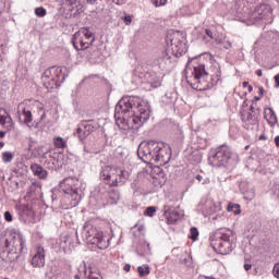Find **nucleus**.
<instances>
[{
	"mask_svg": "<svg viewBox=\"0 0 279 279\" xmlns=\"http://www.w3.org/2000/svg\"><path fill=\"white\" fill-rule=\"evenodd\" d=\"M202 184L203 185L210 184V179L209 178L203 179Z\"/></svg>",
	"mask_w": 279,
	"mask_h": 279,
	"instance_id": "obj_39",
	"label": "nucleus"
},
{
	"mask_svg": "<svg viewBox=\"0 0 279 279\" xmlns=\"http://www.w3.org/2000/svg\"><path fill=\"white\" fill-rule=\"evenodd\" d=\"M235 240L236 238L234 236V231L228 228L216 230L209 238L213 250L222 255L230 254V252L234 250Z\"/></svg>",
	"mask_w": 279,
	"mask_h": 279,
	"instance_id": "obj_5",
	"label": "nucleus"
},
{
	"mask_svg": "<svg viewBox=\"0 0 279 279\" xmlns=\"http://www.w3.org/2000/svg\"><path fill=\"white\" fill-rule=\"evenodd\" d=\"M86 2H87L89 5H95V3H97V0H86Z\"/></svg>",
	"mask_w": 279,
	"mask_h": 279,
	"instance_id": "obj_43",
	"label": "nucleus"
},
{
	"mask_svg": "<svg viewBox=\"0 0 279 279\" xmlns=\"http://www.w3.org/2000/svg\"><path fill=\"white\" fill-rule=\"evenodd\" d=\"M245 271H250L252 269V264H244Z\"/></svg>",
	"mask_w": 279,
	"mask_h": 279,
	"instance_id": "obj_42",
	"label": "nucleus"
},
{
	"mask_svg": "<svg viewBox=\"0 0 279 279\" xmlns=\"http://www.w3.org/2000/svg\"><path fill=\"white\" fill-rule=\"evenodd\" d=\"M185 80L195 90H206L208 88V72L186 71Z\"/></svg>",
	"mask_w": 279,
	"mask_h": 279,
	"instance_id": "obj_11",
	"label": "nucleus"
},
{
	"mask_svg": "<svg viewBox=\"0 0 279 279\" xmlns=\"http://www.w3.org/2000/svg\"><path fill=\"white\" fill-rule=\"evenodd\" d=\"M17 113L20 121H23V123L29 129L38 128V125L47 119L45 105L35 99H28L20 102L17 106Z\"/></svg>",
	"mask_w": 279,
	"mask_h": 279,
	"instance_id": "obj_3",
	"label": "nucleus"
},
{
	"mask_svg": "<svg viewBox=\"0 0 279 279\" xmlns=\"http://www.w3.org/2000/svg\"><path fill=\"white\" fill-rule=\"evenodd\" d=\"M134 77H140V82H148L151 88H159V86H162V77L158 76L156 72L136 71Z\"/></svg>",
	"mask_w": 279,
	"mask_h": 279,
	"instance_id": "obj_14",
	"label": "nucleus"
},
{
	"mask_svg": "<svg viewBox=\"0 0 279 279\" xmlns=\"http://www.w3.org/2000/svg\"><path fill=\"white\" fill-rule=\"evenodd\" d=\"M211 63L213 61L208 54L195 57L187 62L185 71H206V66Z\"/></svg>",
	"mask_w": 279,
	"mask_h": 279,
	"instance_id": "obj_13",
	"label": "nucleus"
},
{
	"mask_svg": "<svg viewBox=\"0 0 279 279\" xmlns=\"http://www.w3.org/2000/svg\"><path fill=\"white\" fill-rule=\"evenodd\" d=\"M232 158V150L227 145L209 151L208 162L211 167H226Z\"/></svg>",
	"mask_w": 279,
	"mask_h": 279,
	"instance_id": "obj_9",
	"label": "nucleus"
},
{
	"mask_svg": "<svg viewBox=\"0 0 279 279\" xmlns=\"http://www.w3.org/2000/svg\"><path fill=\"white\" fill-rule=\"evenodd\" d=\"M171 47H178V45H175V38L171 39Z\"/></svg>",
	"mask_w": 279,
	"mask_h": 279,
	"instance_id": "obj_49",
	"label": "nucleus"
},
{
	"mask_svg": "<svg viewBox=\"0 0 279 279\" xmlns=\"http://www.w3.org/2000/svg\"><path fill=\"white\" fill-rule=\"evenodd\" d=\"M109 199H111V204H117L121 199V194H119V191H111L109 193Z\"/></svg>",
	"mask_w": 279,
	"mask_h": 279,
	"instance_id": "obj_26",
	"label": "nucleus"
},
{
	"mask_svg": "<svg viewBox=\"0 0 279 279\" xmlns=\"http://www.w3.org/2000/svg\"><path fill=\"white\" fill-rule=\"evenodd\" d=\"M227 210L228 213H233L234 215H241V206L239 204L229 203Z\"/></svg>",
	"mask_w": 279,
	"mask_h": 279,
	"instance_id": "obj_25",
	"label": "nucleus"
},
{
	"mask_svg": "<svg viewBox=\"0 0 279 279\" xmlns=\"http://www.w3.org/2000/svg\"><path fill=\"white\" fill-rule=\"evenodd\" d=\"M4 219H5V221H8V222H10V221H12V214L10 213V211H5L4 213Z\"/></svg>",
	"mask_w": 279,
	"mask_h": 279,
	"instance_id": "obj_37",
	"label": "nucleus"
},
{
	"mask_svg": "<svg viewBox=\"0 0 279 279\" xmlns=\"http://www.w3.org/2000/svg\"><path fill=\"white\" fill-rule=\"evenodd\" d=\"M205 34L209 38V40H215V33H213L210 28H206Z\"/></svg>",
	"mask_w": 279,
	"mask_h": 279,
	"instance_id": "obj_34",
	"label": "nucleus"
},
{
	"mask_svg": "<svg viewBox=\"0 0 279 279\" xmlns=\"http://www.w3.org/2000/svg\"><path fill=\"white\" fill-rule=\"evenodd\" d=\"M53 145L58 149H65L66 147V141L60 136L53 138Z\"/></svg>",
	"mask_w": 279,
	"mask_h": 279,
	"instance_id": "obj_24",
	"label": "nucleus"
},
{
	"mask_svg": "<svg viewBox=\"0 0 279 279\" xmlns=\"http://www.w3.org/2000/svg\"><path fill=\"white\" fill-rule=\"evenodd\" d=\"M35 14L39 19H43V17L47 16V9H45L43 7H38L35 9Z\"/></svg>",
	"mask_w": 279,
	"mask_h": 279,
	"instance_id": "obj_29",
	"label": "nucleus"
},
{
	"mask_svg": "<svg viewBox=\"0 0 279 279\" xmlns=\"http://www.w3.org/2000/svg\"><path fill=\"white\" fill-rule=\"evenodd\" d=\"M258 95H259L260 97H263V95H265V89H264L263 87H259V88H258Z\"/></svg>",
	"mask_w": 279,
	"mask_h": 279,
	"instance_id": "obj_41",
	"label": "nucleus"
},
{
	"mask_svg": "<svg viewBox=\"0 0 279 279\" xmlns=\"http://www.w3.org/2000/svg\"><path fill=\"white\" fill-rule=\"evenodd\" d=\"M14 160V153L12 151H4L2 153V161L4 162H12Z\"/></svg>",
	"mask_w": 279,
	"mask_h": 279,
	"instance_id": "obj_27",
	"label": "nucleus"
},
{
	"mask_svg": "<svg viewBox=\"0 0 279 279\" xmlns=\"http://www.w3.org/2000/svg\"><path fill=\"white\" fill-rule=\"evenodd\" d=\"M163 214L168 219L169 223H175V221H178V213L171 210V206L165 205Z\"/></svg>",
	"mask_w": 279,
	"mask_h": 279,
	"instance_id": "obj_22",
	"label": "nucleus"
},
{
	"mask_svg": "<svg viewBox=\"0 0 279 279\" xmlns=\"http://www.w3.org/2000/svg\"><path fill=\"white\" fill-rule=\"evenodd\" d=\"M83 238L90 245H96L98 250H107L110 246V239L104 235V232L97 230V228L93 227L90 223H85L83 227Z\"/></svg>",
	"mask_w": 279,
	"mask_h": 279,
	"instance_id": "obj_8",
	"label": "nucleus"
},
{
	"mask_svg": "<svg viewBox=\"0 0 279 279\" xmlns=\"http://www.w3.org/2000/svg\"><path fill=\"white\" fill-rule=\"evenodd\" d=\"M95 43V34L88 28H81L72 37V45L76 51H84Z\"/></svg>",
	"mask_w": 279,
	"mask_h": 279,
	"instance_id": "obj_10",
	"label": "nucleus"
},
{
	"mask_svg": "<svg viewBox=\"0 0 279 279\" xmlns=\"http://www.w3.org/2000/svg\"><path fill=\"white\" fill-rule=\"evenodd\" d=\"M197 236H199V231L197 228L192 227L190 230V239H192V241H197Z\"/></svg>",
	"mask_w": 279,
	"mask_h": 279,
	"instance_id": "obj_30",
	"label": "nucleus"
},
{
	"mask_svg": "<svg viewBox=\"0 0 279 279\" xmlns=\"http://www.w3.org/2000/svg\"><path fill=\"white\" fill-rule=\"evenodd\" d=\"M198 210H202L204 217H210V215L217 213L218 207L215 205V202L207 199L198 205Z\"/></svg>",
	"mask_w": 279,
	"mask_h": 279,
	"instance_id": "obj_16",
	"label": "nucleus"
},
{
	"mask_svg": "<svg viewBox=\"0 0 279 279\" xmlns=\"http://www.w3.org/2000/svg\"><path fill=\"white\" fill-rule=\"evenodd\" d=\"M266 140H267V137L265 135L259 136V141H266Z\"/></svg>",
	"mask_w": 279,
	"mask_h": 279,
	"instance_id": "obj_51",
	"label": "nucleus"
},
{
	"mask_svg": "<svg viewBox=\"0 0 279 279\" xmlns=\"http://www.w3.org/2000/svg\"><path fill=\"white\" fill-rule=\"evenodd\" d=\"M68 3L70 5H75V3H77V0H68Z\"/></svg>",
	"mask_w": 279,
	"mask_h": 279,
	"instance_id": "obj_46",
	"label": "nucleus"
},
{
	"mask_svg": "<svg viewBox=\"0 0 279 279\" xmlns=\"http://www.w3.org/2000/svg\"><path fill=\"white\" fill-rule=\"evenodd\" d=\"M195 179H196L198 182H203L204 177H202L201 174H197V175L195 177Z\"/></svg>",
	"mask_w": 279,
	"mask_h": 279,
	"instance_id": "obj_44",
	"label": "nucleus"
},
{
	"mask_svg": "<svg viewBox=\"0 0 279 279\" xmlns=\"http://www.w3.org/2000/svg\"><path fill=\"white\" fill-rule=\"evenodd\" d=\"M31 170L33 172V175H36L39 178V180H47V170L43 169V166L38 163H33L31 166Z\"/></svg>",
	"mask_w": 279,
	"mask_h": 279,
	"instance_id": "obj_20",
	"label": "nucleus"
},
{
	"mask_svg": "<svg viewBox=\"0 0 279 279\" xmlns=\"http://www.w3.org/2000/svg\"><path fill=\"white\" fill-rule=\"evenodd\" d=\"M250 148V146H245V149H248Z\"/></svg>",
	"mask_w": 279,
	"mask_h": 279,
	"instance_id": "obj_60",
	"label": "nucleus"
},
{
	"mask_svg": "<svg viewBox=\"0 0 279 279\" xmlns=\"http://www.w3.org/2000/svg\"><path fill=\"white\" fill-rule=\"evenodd\" d=\"M95 130V126H93L92 121H83L78 124V128L76 129V136L81 141H84V138L90 136V133Z\"/></svg>",
	"mask_w": 279,
	"mask_h": 279,
	"instance_id": "obj_15",
	"label": "nucleus"
},
{
	"mask_svg": "<svg viewBox=\"0 0 279 279\" xmlns=\"http://www.w3.org/2000/svg\"><path fill=\"white\" fill-rule=\"evenodd\" d=\"M242 86H243L244 88H247V87L250 86V83L246 82V81H244V82L242 83Z\"/></svg>",
	"mask_w": 279,
	"mask_h": 279,
	"instance_id": "obj_48",
	"label": "nucleus"
},
{
	"mask_svg": "<svg viewBox=\"0 0 279 279\" xmlns=\"http://www.w3.org/2000/svg\"><path fill=\"white\" fill-rule=\"evenodd\" d=\"M182 51H183V50L178 49V50H177V54H178V53H182Z\"/></svg>",
	"mask_w": 279,
	"mask_h": 279,
	"instance_id": "obj_57",
	"label": "nucleus"
},
{
	"mask_svg": "<svg viewBox=\"0 0 279 279\" xmlns=\"http://www.w3.org/2000/svg\"><path fill=\"white\" fill-rule=\"evenodd\" d=\"M275 144H276V147H279V135L275 137Z\"/></svg>",
	"mask_w": 279,
	"mask_h": 279,
	"instance_id": "obj_47",
	"label": "nucleus"
},
{
	"mask_svg": "<svg viewBox=\"0 0 279 279\" xmlns=\"http://www.w3.org/2000/svg\"><path fill=\"white\" fill-rule=\"evenodd\" d=\"M122 21H124L125 25H132V15L124 16Z\"/></svg>",
	"mask_w": 279,
	"mask_h": 279,
	"instance_id": "obj_36",
	"label": "nucleus"
},
{
	"mask_svg": "<svg viewBox=\"0 0 279 279\" xmlns=\"http://www.w3.org/2000/svg\"><path fill=\"white\" fill-rule=\"evenodd\" d=\"M247 88H248V93H252V90H254V87H252V85H248Z\"/></svg>",
	"mask_w": 279,
	"mask_h": 279,
	"instance_id": "obj_52",
	"label": "nucleus"
},
{
	"mask_svg": "<svg viewBox=\"0 0 279 279\" xmlns=\"http://www.w3.org/2000/svg\"><path fill=\"white\" fill-rule=\"evenodd\" d=\"M123 269H124V271H130V269H132V266L126 264V265H124Z\"/></svg>",
	"mask_w": 279,
	"mask_h": 279,
	"instance_id": "obj_45",
	"label": "nucleus"
},
{
	"mask_svg": "<svg viewBox=\"0 0 279 279\" xmlns=\"http://www.w3.org/2000/svg\"><path fill=\"white\" fill-rule=\"evenodd\" d=\"M100 178L109 186H123L130 178V172L121 168L106 166L100 172Z\"/></svg>",
	"mask_w": 279,
	"mask_h": 279,
	"instance_id": "obj_7",
	"label": "nucleus"
},
{
	"mask_svg": "<svg viewBox=\"0 0 279 279\" xmlns=\"http://www.w3.org/2000/svg\"><path fill=\"white\" fill-rule=\"evenodd\" d=\"M7 248L0 254V269L8 268L10 263H16L21 256V252L25 250V239L19 232H11L4 240Z\"/></svg>",
	"mask_w": 279,
	"mask_h": 279,
	"instance_id": "obj_4",
	"label": "nucleus"
},
{
	"mask_svg": "<svg viewBox=\"0 0 279 279\" xmlns=\"http://www.w3.org/2000/svg\"><path fill=\"white\" fill-rule=\"evenodd\" d=\"M256 101H258L260 99V97H255Z\"/></svg>",
	"mask_w": 279,
	"mask_h": 279,
	"instance_id": "obj_59",
	"label": "nucleus"
},
{
	"mask_svg": "<svg viewBox=\"0 0 279 279\" xmlns=\"http://www.w3.org/2000/svg\"><path fill=\"white\" fill-rule=\"evenodd\" d=\"M0 138H5V132L0 131Z\"/></svg>",
	"mask_w": 279,
	"mask_h": 279,
	"instance_id": "obj_50",
	"label": "nucleus"
},
{
	"mask_svg": "<svg viewBox=\"0 0 279 279\" xmlns=\"http://www.w3.org/2000/svg\"><path fill=\"white\" fill-rule=\"evenodd\" d=\"M60 190L64 193L62 203L65 208H75L82 202V191H80V180L76 178H66L59 184Z\"/></svg>",
	"mask_w": 279,
	"mask_h": 279,
	"instance_id": "obj_6",
	"label": "nucleus"
},
{
	"mask_svg": "<svg viewBox=\"0 0 279 279\" xmlns=\"http://www.w3.org/2000/svg\"><path fill=\"white\" fill-rule=\"evenodd\" d=\"M137 271L140 274V276L143 278L144 276H149V266L148 265H144V266H140L137 268Z\"/></svg>",
	"mask_w": 279,
	"mask_h": 279,
	"instance_id": "obj_28",
	"label": "nucleus"
},
{
	"mask_svg": "<svg viewBox=\"0 0 279 279\" xmlns=\"http://www.w3.org/2000/svg\"><path fill=\"white\" fill-rule=\"evenodd\" d=\"M1 62H3V56H1V53H0V64H1Z\"/></svg>",
	"mask_w": 279,
	"mask_h": 279,
	"instance_id": "obj_56",
	"label": "nucleus"
},
{
	"mask_svg": "<svg viewBox=\"0 0 279 279\" xmlns=\"http://www.w3.org/2000/svg\"><path fill=\"white\" fill-rule=\"evenodd\" d=\"M258 77H263V71L257 72Z\"/></svg>",
	"mask_w": 279,
	"mask_h": 279,
	"instance_id": "obj_53",
	"label": "nucleus"
},
{
	"mask_svg": "<svg viewBox=\"0 0 279 279\" xmlns=\"http://www.w3.org/2000/svg\"><path fill=\"white\" fill-rule=\"evenodd\" d=\"M75 279H80V275H75Z\"/></svg>",
	"mask_w": 279,
	"mask_h": 279,
	"instance_id": "obj_58",
	"label": "nucleus"
},
{
	"mask_svg": "<svg viewBox=\"0 0 279 279\" xmlns=\"http://www.w3.org/2000/svg\"><path fill=\"white\" fill-rule=\"evenodd\" d=\"M243 121H246V123H248V125H256V123H258V119L256 118V116L247 112L246 114L242 116Z\"/></svg>",
	"mask_w": 279,
	"mask_h": 279,
	"instance_id": "obj_23",
	"label": "nucleus"
},
{
	"mask_svg": "<svg viewBox=\"0 0 279 279\" xmlns=\"http://www.w3.org/2000/svg\"><path fill=\"white\" fill-rule=\"evenodd\" d=\"M276 87L279 88V74L275 76Z\"/></svg>",
	"mask_w": 279,
	"mask_h": 279,
	"instance_id": "obj_40",
	"label": "nucleus"
},
{
	"mask_svg": "<svg viewBox=\"0 0 279 279\" xmlns=\"http://www.w3.org/2000/svg\"><path fill=\"white\" fill-rule=\"evenodd\" d=\"M41 80L46 88H59V86H62L64 80H66V74L62 73V71H45Z\"/></svg>",
	"mask_w": 279,
	"mask_h": 279,
	"instance_id": "obj_12",
	"label": "nucleus"
},
{
	"mask_svg": "<svg viewBox=\"0 0 279 279\" xmlns=\"http://www.w3.org/2000/svg\"><path fill=\"white\" fill-rule=\"evenodd\" d=\"M0 125L4 130H12V117H10V113L3 108H0Z\"/></svg>",
	"mask_w": 279,
	"mask_h": 279,
	"instance_id": "obj_18",
	"label": "nucleus"
},
{
	"mask_svg": "<svg viewBox=\"0 0 279 279\" xmlns=\"http://www.w3.org/2000/svg\"><path fill=\"white\" fill-rule=\"evenodd\" d=\"M167 1L168 0H151V2L154 3V5H156V8H159L160 5H165Z\"/></svg>",
	"mask_w": 279,
	"mask_h": 279,
	"instance_id": "obj_33",
	"label": "nucleus"
},
{
	"mask_svg": "<svg viewBox=\"0 0 279 279\" xmlns=\"http://www.w3.org/2000/svg\"><path fill=\"white\" fill-rule=\"evenodd\" d=\"M264 119L269 125H271V128H274V125L278 123V117L276 116V111H274V109L269 107L264 109Z\"/></svg>",
	"mask_w": 279,
	"mask_h": 279,
	"instance_id": "obj_19",
	"label": "nucleus"
},
{
	"mask_svg": "<svg viewBox=\"0 0 279 279\" xmlns=\"http://www.w3.org/2000/svg\"><path fill=\"white\" fill-rule=\"evenodd\" d=\"M203 41L208 43V39L206 38V36L203 37Z\"/></svg>",
	"mask_w": 279,
	"mask_h": 279,
	"instance_id": "obj_54",
	"label": "nucleus"
},
{
	"mask_svg": "<svg viewBox=\"0 0 279 279\" xmlns=\"http://www.w3.org/2000/svg\"><path fill=\"white\" fill-rule=\"evenodd\" d=\"M81 276H85V279H104L101 275L97 271H93L92 269L86 270V265L80 267Z\"/></svg>",
	"mask_w": 279,
	"mask_h": 279,
	"instance_id": "obj_21",
	"label": "nucleus"
},
{
	"mask_svg": "<svg viewBox=\"0 0 279 279\" xmlns=\"http://www.w3.org/2000/svg\"><path fill=\"white\" fill-rule=\"evenodd\" d=\"M137 156L146 165H158L165 167L171 160L169 145L162 142H142L137 148Z\"/></svg>",
	"mask_w": 279,
	"mask_h": 279,
	"instance_id": "obj_2",
	"label": "nucleus"
},
{
	"mask_svg": "<svg viewBox=\"0 0 279 279\" xmlns=\"http://www.w3.org/2000/svg\"><path fill=\"white\" fill-rule=\"evenodd\" d=\"M272 274L275 278L279 279V263L274 266Z\"/></svg>",
	"mask_w": 279,
	"mask_h": 279,
	"instance_id": "obj_35",
	"label": "nucleus"
},
{
	"mask_svg": "<svg viewBox=\"0 0 279 279\" xmlns=\"http://www.w3.org/2000/svg\"><path fill=\"white\" fill-rule=\"evenodd\" d=\"M144 215H147V217H154V215H156V207H147Z\"/></svg>",
	"mask_w": 279,
	"mask_h": 279,
	"instance_id": "obj_32",
	"label": "nucleus"
},
{
	"mask_svg": "<svg viewBox=\"0 0 279 279\" xmlns=\"http://www.w3.org/2000/svg\"><path fill=\"white\" fill-rule=\"evenodd\" d=\"M22 213L25 217H28L29 219L34 217V210H32L29 206H24Z\"/></svg>",
	"mask_w": 279,
	"mask_h": 279,
	"instance_id": "obj_31",
	"label": "nucleus"
},
{
	"mask_svg": "<svg viewBox=\"0 0 279 279\" xmlns=\"http://www.w3.org/2000/svg\"><path fill=\"white\" fill-rule=\"evenodd\" d=\"M149 101L141 97H122L116 106L114 119L122 134H128L130 130H138L143 123L149 121Z\"/></svg>",
	"mask_w": 279,
	"mask_h": 279,
	"instance_id": "obj_1",
	"label": "nucleus"
},
{
	"mask_svg": "<svg viewBox=\"0 0 279 279\" xmlns=\"http://www.w3.org/2000/svg\"><path fill=\"white\" fill-rule=\"evenodd\" d=\"M112 3H116L117 5H123V3H125V0H112Z\"/></svg>",
	"mask_w": 279,
	"mask_h": 279,
	"instance_id": "obj_38",
	"label": "nucleus"
},
{
	"mask_svg": "<svg viewBox=\"0 0 279 279\" xmlns=\"http://www.w3.org/2000/svg\"><path fill=\"white\" fill-rule=\"evenodd\" d=\"M31 265L38 269H40V267H45V248L43 246L37 247L36 253L31 259Z\"/></svg>",
	"mask_w": 279,
	"mask_h": 279,
	"instance_id": "obj_17",
	"label": "nucleus"
},
{
	"mask_svg": "<svg viewBox=\"0 0 279 279\" xmlns=\"http://www.w3.org/2000/svg\"><path fill=\"white\" fill-rule=\"evenodd\" d=\"M4 146H5V143L0 141V147H4Z\"/></svg>",
	"mask_w": 279,
	"mask_h": 279,
	"instance_id": "obj_55",
	"label": "nucleus"
}]
</instances>
